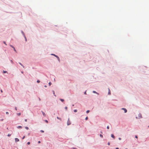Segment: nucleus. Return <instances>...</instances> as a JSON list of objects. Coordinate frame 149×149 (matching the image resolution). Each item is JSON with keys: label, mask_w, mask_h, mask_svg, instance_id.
<instances>
[{"label": "nucleus", "mask_w": 149, "mask_h": 149, "mask_svg": "<svg viewBox=\"0 0 149 149\" xmlns=\"http://www.w3.org/2000/svg\"><path fill=\"white\" fill-rule=\"evenodd\" d=\"M71 124V123L70 120L69 118L68 119V120L67 122V125L68 126L69 125Z\"/></svg>", "instance_id": "obj_3"}, {"label": "nucleus", "mask_w": 149, "mask_h": 149, "mask_svg": "<svg viewBox=\"0 0 149 149\" xmlns=\"http://www.w3.org/2000/svg\"><path fill=\"white\" fill-rule=\"evenodd\" d=\"M57 119H59V120H60L61 121V119L59 117H57Z\"/></svg>", "instance_id": "obj_17"}, {"label": "nucleus", "mask_w": 149, "mask_h": 149, "mask_svg": "<svg viewBox=\"0 0 149 149\" xmlns=\"http://www.w3.org/2000/svg\"><path fill=\"white\" fill-rule=\"evenodd\" d=\"M59 100L62 102H63L64 101V100L63 99L60 98Z\"/></svg>", "instance_id": "obj_11"}, {"label": "nucleus", "mask_w": 149, "mask_h": 149, "mask_svg": "<svg viewBox=\"0 0 149 149\" xmlns=\"http://www.w3.org/2000/svg\"><path fill=\"white\" fill-rule=\"evenodd\" d=\"M74 149H76V148H74Z\"/></svg>", "instance_id": "obj_57"}, {"label": "nucleus", "mask_w": 149, "mask_h": 149, "mask_svg": "<svg viewBox=\"0 0 149 149\" xmlns=\"http://www.w3.org/2000/svg\"><path fill=\"white\" fill-rule=\"evenodd\" d=\"M125 149H127V148H125Z\"/></svg>", "instance_id": "obj_60"}, {"label": "nucleus", "mask_w": 149, "mask_h": 149, "mask_svg": "<svg viewBox=\"0 0 149 149\" xmlns=\"http://www.w3.org/2000/svg\"><path fill=\"white\" fill-rule=\"evenodd\" d=\"M25 128L27 130H28L29 129V128L28 127L26 126V127H25Z\"/></svg>", "instance_id": "obj_20"}, {"label": "nucleus", "mask_w": 149, "mask_h": 149, "mask_svg": "<svg viewBox=\"0 0 149 149\" xmlns=\"http://www.w3.org/2000/svg\"><path fill=\"white\" fill-rule=\"evenodd\" d=\"M17 115L18 116H20L21 115V113H17Z\"/></svg>", "instance_id": "obj_18"}, {"label": "nucleus", "mask_w": 149, "mask_h": 149, "mask_svg": "<svg viewBox=\"0 0 149 149\" xmlns=\"http://www.w3.org/2000/svg\"><path fill=\"white\" fill-rule=\"evenodd\" d=\"M11 135V134H8L7 136H8L9 137V136H10Z\"/></svg>", "instance_id": "obj_29"}, {"label": "nucleus", "mask_w": 149, "mask_h": 149, "mask_svg": "<svg viewBox=\"0 0 149 149\" xmlns=\"http://www.w3.org/2000/svg\"><path fill=\"white\" fill-rule=\"evenodd\" d=\"M6 114H9V113L8 112H6Z\"/></svg>", "instance_id": "obj_42"}, {"label": "nucleus", "mask_w": 149, "mask_h": 149, "mask_svg": "<svg viewBox=\"0 0 149 149\" xmlns=\"http://www.w3.org/2000/svg\"><path fill=\"white\" fill-rule=\"evenodd\" d=\"M65 109L67 110V109H68V107H65Z\"/></svg>", "instance_id": "obj_33"}, {"label": "nucleus", "mask_w": 149, "mask_h": 149, "mask_svg": "<svg viewBox=\"0 0 149 149\" xmlns=\"http://www.w3.org/2000/svg\"><path fill=\"white\" fill-rule=\"evenodd\" d=\"M108 94L109 95L111 94V91L109 88V91L108 92Z\"/></svg>", "instance_id": "obj_14"}, {"label": "nucleus", "mask_w": 149, "mask_h": 149, "mask_svg": "<svg viewBox=\"0 0 149 149\" xmlns=\"http://www.w3.org/2000/svg\"><path fill=\"white\" fill-rule=\"evenodd\" d=\"M38 144H39V143H41V141H38Z\"/></svg>", "instance_id": "obj_36"}, {"label": "nucleus", "mask_w": 149, "mask_h": 149, "mask_svg": "<svg viewBox=\"0 0 149 149\" xmlns=\"http://www.w3.org/2000/svg\"><path fill=\"white\" fill-rule=\"evenodd\" d=\"M42 114L44 116H46V114H45V112H44L43 111H42Z\"/></svg>", "instance_id": "obj_12"}, {"label": "nucleus", "mask_w": 149, "mask_h": 149, "mask_svg": "<svg viewBox=\"0 0 149 149\" xmlns=\"http://www.w3.org/2000/svg\"><path fill=\"white\" fill-rule=\"evenodd\" d=\"M45 122L46 123H48V121L47 120H45Z\"/></svg>", "instance_id": "obj_31"}, {"label": "nucleus", "mask_w": 149, "mask_h": 149, "mask_svg": "<svg viewBox=\"0 0 149 149\" xmlns=\"http://www.w3.org/2000/svg\"><path fill=\"white\" fill-rule=\"evenodd\" d=\"M51 55H52V56H55V58L56 57L57 58L59 62H60V59L59 57L57 55H56V54H51Z\"/></svg>", "instance_id": "obj_1"}, {"label": "nucleus", "mask_w": 149, "mask_h": 149, "mask_svg": "<svg viewBox=\"0 0 149 149\" xmlns=\"http://www.w3.org/2000/svg\"><path fill=\"white\" fill-rule=\"evenodd\" d=\"M100 133H101V134H102V131H100Z\"/></svg>", "instance_id": "obj_51"}, {"label": "nucleus", "mask_w": 149, "mask_h": 149, "mask_svg": "<svg viewBox=\"0 0 149 149\" xmlns=\"http://www.w3.org/2000/svg\"><path fill=\"white\" fill-rule=\"evenodd\" d=\"M21 72L22 73V74H23L24 73V72L23 71H21Z\"/></svg>", "instance_id": "obj_53"}, {"label": "nucleus", "mask_w": 149, "mask_h": 149, "mask_svg": "<svg viewBox=\"0 0 149 149\" xmlns=\"http://www.w3.org/2000/svg\"><path fill=\"white\" fill-rule=\"evenodd\" d=\"M3 43L4 44H5L6 45H7V44H6V42H5V41H3Z\"/></svg>", "instance_id": "obj_27"}, {"label": "nucleus", "mask_w": 149, "mask_h": 149, "mask_svg": "<svg viewBox=\"0 0 149 149\" xmlns=\"http://www.w3.org/2000/svg\"><path fill=\"white\" fill-rule=\"evenodd\" d=\"M40 132H42V133H44V131L43 130H40Z\"/></svg>", "instance_id": "obj_26"}, {"label": "nucleus", "mask_w": 149, "mask_h": 149, "mask_svg": "<svg viewBox=\"0 0 149 149\" xmlns=\"http://www.w3.org/2000/svg\"><path fill=\"white\" fill-rule=\"evenodd\" d=\"M49 86H50L52 84V83L51 82H49Z\"/></svg>", "instance_id": "obj_22"}, {"label": "nucleus", "mask_w": 149, "mask_h": 149, "mask_svg": "<svg viewBox=\"0 0 149 149\" xmlns=\"http://www.w3.org/2000/svg\"><path fill=\"white\" fill-rule=\"evenodd\" d=\"M109 126H108V125L107 126V129H109Z\"/></svg>", "instance_id": "obj_34"}, {"label": "nucleus", "mask_w": 149, "mask_h": 149, "mask_svg": "<svg viewBox=\"0 0 149 149\" xmlns=\"http://www.w3.org/2000/svg\"><path fill=\"white\" fill-rule=\"evenodd\" d=\"M111 138L114 139L115 138V136H114V135L113 134H111Z\"/></svg>", "instance_id": "obj_8"}, {"label": "nucleus", "mask_w": 149, "mask_h": 149, "mask_svg": "<svg viewBox=\"0 0 149 149\" xmlns=\"http://www.w3.org/2000/svg\"><path fill=\"white\" fill-rule=\"evenodd\" d=\"M101 137V138H102L103 137V136L102 134H100V135H99Z\"/></svg>", "instance_id": "obj_23"}, {"label": "nucleus", "mask_w": 149, "mask_h": 149, "mask_svg": "<svg viewBox=\"0 0 149 149\" xmlns=\"http://www.w3.org/2000/svg\"><path fill=\"white\" fill-rule=\"evenodd\" d=\"M89 112H90V110H87V111H86V113H88Z\"/></svg>", "instance_id": "obj_24"}, {"label": "nucleus", "mask_w": 149, "mask_h": 149, "mask_svg": "<svg viewBox=\"0 0 149 149\" xmlns=\"http://www.w3.org/2000/svg\"><path fill=\"white\" fill-rule=\"evenodd\" d=\"M21 32L22 34L23 35L24 37L25 36L24 32L22 30L21 31Z\"/></svg>", "instance_id": "obj_9"}, {"label": "nucleus", "mask_w": 149, "mask_h": 149, "mask_svg": "<svg viewBox=\"0 0 149 149\" xmlns=\"http://www.w3.org/2000/svg\"><path fill=\"white\" fill-rule=\"evenodd\" d=\"M40 82V80H37V83H39Z\"/></svg>", "instance_id": "obj_25"}, {"label": "nucleus", "mask_w": 149, "mask_h": 149, "mask_svg": "<svg viewBox=\"0 0 149 149\" xmlns=\"http://www.w3.org/2000/svg\"><path fill=\"white\" fill-rule=\"evenodd\" d=\"M25 138V136H24L22 137V139H24Z\"/></svg>", "instance_id": "obj_35"}, {"label": "nucleus", "mask_w": 149, "mask_h": 149, "mask_svg": "<svg viewBox=\"0 0 149 149\" xmlns=\"http://www.w3.org/2000/svg\"><path fill=\"white\" fill-rule=\"evenodd\" d=\"M30 134V133H28V136H29Z\"/></svg>", "instance_id": "obj_55"}, {"label": "nucleus", "mask_w": 149, "mask_h": 149, "mask_svg": "<svg viewBox=\"0 0 149 149\" xmlns=\"http://www.w3.org/2000/svg\"><path fill=\"white\" fill-rule=\"evenodd\" d=\"M15 110L17 111V107H15Z\"/></svg>", "instance_id": "obj_40"}, {"label": "nucleus", "mask_w": 149, "mask_h": 149, "mask_svg": "<svg viewBox=\"0 0 149 149\" xmlns=\"http://www.w3.org/2000/svg\"><path fill=\"white\" fill-rule=\"evenodd\" d=\"M10 46L12 48H13V50H14V51L16 53H17V51L16 50V49H15V47L12 45L10 44Z\"/></svg>", "instance_id": "obj_4"}, {"label": "nucleus", "mask_w": 149, "mask_h": 149, "mask_svg": "<svg viewBox=\"0 0 149 149\" xmlns=\"http://www.w3.org/2000/svg\"><path fill=\"white\" fill-rule=\"evenodd\" d=\"M19 63L21 65H22V64L20 62H19Z\"/></svg>", "instance_id": "obj_39"}, {"label": "nucleus", "mask_w": 149, "mask_h": 149, "mask_svg": "<svg viewBox=\"0 0 149 149\" xmlns=\"http://www.w3.org/2000/svg\"><path fill=\"white\" fill-rule=\"evenodd\" d=\"M0 91H1V93H2L3 92V91H2V89H1Z\"/></svg>", "instance_id": "obj_50"}, {"label": "nucleus", "mask_w": 149, "mask_h": 149, "mask_svg": "<svg viewBox=\"0 0 149 149\" xmlns=\"http://www.w3.org/2000/svg\"><path fill=\"white\" fill-rule=\"evenodd\" d=\"M148 127L149 128V125L148 126Z\"/></svg>", "instance_id": "obj_59"}, {"label": "nucleus", "mask_w": 149, "mask_h": 149, "mask_svg": "<svg viewBox=\"0 0 149 149\" xmlns=\"http://www.w3.org/2000/svg\"><path fill=\"white\" fill-rule=\"evenodd\" d=\"M51 55H52V56H55V58L56 57L57 58L59 62H60V59L59 57L57 55H56V54H51Z\"/></svg>", "instance_id": "obj_2"}, {"label": "nucleus", "mask_w": 149, "mask_h": 149, "mask_svg": "<svg viewBox=\"0 0 149 149\" xmlns=\"http://www.w3.org/2000/svg\"><path fill=\"white\" fill-rule=\"evenodd\" d=\"M44 87H45V88H46L47 87V86L46 85H45L44 86Z\"/></svg>", "instance_id": "obj_47"}, {"label": "nucleus", "mask_w": 149, "mask_h": 149, "mask_svg": "<svg viewBox=\"0 0 149 149\" xmlns=\"http://www.w3.org/2000/svg\"><path fill=\"white\" fill-rule=\"evenodd\" d=\"M121 109L122 110H124V113H126L127 112V109L126 108H121Z\"/></svg>", "instance_id": "obj_5"}, {"label": "nucleus", "mask_w": 149, "mask_h": 149, "mask_svg": "<svg viewBox=\"0 0 149 149\" xmlns=\"http://www.w3.org/2000/svg\"><path fill=\"white\" fill-rule=\"evenodd\" d=\"M138 117L139 118H142V115L141 113H140L139 114Z\"/></svg>", "instance_id": "obj_7"}, {"label": "nucleus", "mask_w": 149, "mask_h": 149, "mask_svg": "<svg viewBox=\"0 0 149 149\" xmlns=\"http://www.w3.org/2000/svg\"><path fill=\"white\" fill-rule=\"evenodd\" d=\"M24 68H25V67L22 64V65H21Z\"/></svg>", "instance_id": "obj_43"}, {"label": "nucleus", "mask_w": 149, "mask_h": 149, "mask_svg": "<svg viewBox=\"0 0 149 149\" xmlns=\"http://www.w3.org/2000/svg\"><path fill=\"white\" fill-rule=\"evenodd\" d=\"M88 119V116H87L85 118V120H87Z\"/></svg>", "instance_id": "obj_28"}, {"label": "nucleus", "mask_w": 149, "mask_h": 149, "mask_svg": "<svg viewBox=\"0 0 149 149\" xmlns=\"http://www.w3.org/2000/svg\"><path fill=\"white\" fill-rule=\"evenodd\" d=\"M115 149H119V148L118 147H117V148H116Z\"/></svg>", "instance_id": "obj_52"}, {"label": "nucleus", "mask_w": 149, "mask_h": 149, "mask_svg": "<svg viewBox=\"0 0 149 149\" xmlns=\"http://www.w3.org/2000/svg\"><path fill=\"white\" fill-rule=\"evenodd\" d=\"M135 138L136 139H137L138 138V136L137 135H135Z\"/></svg>", "instance_id": "obj_37"}, {"label": "nucleus", "mask_w": 149, "mask_h": 149, "mask_svg": "<svg viewBox=\"0 0 149 149\" xmlns=\"http://www.w3.org/2000/svg\"><path fill=\"white\" fill-rule=\"evenodd\" d=\"M74 106V104H72V106Z\"/></svg>", "instance_id": "obj_56"}, {"label": "nucleus", "mask_w": 149, "mask_h": 149, "mask_svg": "<svg viewBox=\"0 0 149 149\" xmlns=\"http://www.w3.org/2000/svg\"><path fill=\"white\" fill-rule=\"evenodd\" d=\"M10 61H11V63L12 64H13L14 63V62H13V61L11 60H10Z\"/></svg>", "instance_id": "obj_30"}, {"label": "nucleus", "mask_w": 149, "mask_h": 149, "mask_svg": "<svg viewBox=\"0 0 149 149\" xmlns=\"http://www.w3.org/2000/svg\"><path fill=\"white\" fill-rule=\"evenodd\" d=\"M24 38H25V41H27V39L26 37V36H25L24 37Z\"/></svg>", "instance_id": "obj_21"}, {"label": "nucleus", "mask_w": 149, "mask_h": 149, "mask_svg": "<svg viewBox=\"0 0 149 149\" xmlns=\"http://www.w3.org/2000/svg\"><path fill=\"white\" fill-rule=\"evenodd\" d=\"M15 142H17L19 141V139L17 138H15Z\"/></svg>", "instance_id": "obj_6"}, {"label": "nucleus", "mask_w": 149, "mask_h": 149, "mask_svg": "<svg viewBox=\"0 0 149 149\" xmlns=\"http://www.w3.org/2000/svg\"><path fill=\"white\" fill-rule=\"evenodd\" d=\"M0 120L1 121H3V119H2Z\"/></svg>", "instance_id": "obj_49"}, {"label": "nucleus", "mask_w": 149, "mask_h": 149, "mask_svg": "<svg viewBox=\"0 0 149 149\" xmlns=\"http://www.w3.org/2000/svg\"><path fill=\"white\" fill-rule=\"evenodd\" d=\"M73 111L74 112H77V109H74L73 110Z\"/></svg>", "instance_id": "obj_19"}, {"label": "nucleus", "mask_w": 149, "mask_h": 149, "mask_svg": "<svg viewBox=\"0 0 149 149\" xmlns=\"http://www.w3.org/2000/svg\"><path fill=\"white\" fill-rule=\"evenodd\" d=\"M7 73V71H4V70H3V73Z\"/></svg>", "instance_id": "obj_16"}, {"label": "nucleus", "mask_w": 149, "mask_h": 149, "mask_svg": "<svg viewBox=\"0 0 149 149\" xmlns=\"http://www.w3.org/2000/svg\"><path fill=\"white\" fill-rule=\"evenodd\" d=\"M24 121L25 122H27V119H25V120H24Z\"/></svg>", "instance_id": "obj_48"}, {"label": "nucleus", "mask_w": 149, "mask_h": 149, "mask_svg": "<svg viewBox=\"0 0 149 149\" xmlns=\"http://www.w3.org/2000/svg\"><path fill=\"white\" fill-rule=\"evenodd\" d=\"M93 93H94L97 94L98 95H99V94L98 93H97V92H96V91H93Z\"/></svg>", "instance_id": "obj_10"}, {"label": "nucleus", "mask_w": 149, "mask_h": 149, "mask_svg": "<svg viewBox=\"0 0 149 149\" xmlns=\"http://www.w3.org/2000/svg\"><path fill=\"white\" fill-rule=\"evenodd\" d=\"M54 81H55V78H54Z\"/></svg>", "instance_id": "obj_58"}, {"label": "nucleus", "mask_w": 149, "mask_h": 149, "mask_svg": "<svg viewBox=\"0 0 149 149\" xmlns=\"http://www.w3.org/2000/svg\"><path fill=\"white\" fill-rule=\"evenodd\" d=\"M107 144H108V145H109H109H110V143L109 142H108V143Z\"/></svg>", "instance_id": "obj_38"}, {"label": "nucleus", "mask_w": 149, "mask_h": 149, "mask_svg": "<svg viewBox=\"0 0 149 149\" xmlns=\"http://www.w3.org/2000/svg\"><path fill=\"white\" fill-rule=\"evenodd\" d=\"M24 68H25V67L22 64V65H21Z\"/></svg>", "instance_id": "obj_45"}, {"label": "nucleus", "mask_w": 149, "mask_h": 149, "mask_svg": "<svg viewBox=\"0 0 149 149\" xmlns=\"http://www.w3.org/2000/svg\"><path fill=\"white\" fill-rule=\"evenodd\" d=\"M27 145H29L30 144V142H28L27 143Z\"/></svg>", "instance_id": "obj_32"}, {"label": "nucleus", "mask_w": 149, "mask_h": 149, "mask_svg": "<svg viewBox=\"0 0 149 149\" xmlns=\"http://www.w3.org/2000/svg\"><path fill=\"white\" fill-rule=\"evenodd\" d=\"M52 92H53V94H54V96H55V97H56V95L55 94V92H54V91L53 90V91H52Z\"/></svg>", "instance_id": "obj_15"}, {"label": "nucleus", "mask_w": 149, "mask_h": 149, "mask_svg": "<svg viewBox=\"0 0 149 149\" xmlns=\"http://www.w3.org/2000/svg\"><path fill=\"white\" fill-rule=\"evenodd\" d=\"M24 68H25V67L22 64V65H21Z\"/></svg>", "instance_id": "obj_44"}, {"label": "nucleus", "mask_w": 149, "mask_h": 149, "mask_svg": "<svg viewBox=\"0 0 149 149\" xmlns=\"http://www.w3.org/2000/svg\"><path fill=\"white\" fill-rule=\"evenodd\" d=\"M84 94L85 95H86V91L84 92Z\"/></svg>", "instance_id": "obj_41"}, {"label": "nucleus", "mask_w": 149, "mask_h": 149, "mask_svg": "<svg viewBox=\"0 0 149 149\" xmlns=\"http://www.w3.org/2000/svg\"><path fill=\"white\" fill-rule=\"evenodd\" d=\"M17 128L18 129L22 128V127L21 126H18L17 127Z\"/></svg>", "instance_id": "obj_13"}, {"label": "nucleus", "mask_w": 149, "mask_h": 149, "mask_svg": "<svg viewBox=\"0 0 149 149\" xmlns=\"http://www.w3.org/2000/svg\"><path fill=\"white\" fill-rule=\"evenodd\" d=\"M39 98V101H40V100H41V99H40V97H39V98Z\"/></svg>", "instance_id": "obj_54"}, {"label": "nucleus", "mask_w": 149, "mask_h": 149, "mask_svg": "<svg viewBox=\"0 0 149 149\" xmlns=\"http://www.w3.org/2000/svg\"><path fill=\"white\" fill-rule=\"evenodd\" d=\"M118 139H119V140H121V138H120V137H119V138H118Z\"/></svg>", "instance_id": "obj_46"}]
</instances>
